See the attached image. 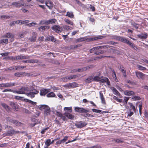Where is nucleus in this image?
Listing matches in <instances>:
<instances>
[{"label":"nucleus","instance_id":"f257e3e1","mask_svg":"<svg viewBox=\"0 0 148 148\" xmlns=\"http://www.w3.org/2000/svg\"><path fill=\"white\" fill-rule=\"evenodd\" d=\"M74 110L76 112L85 114H81L82 116L85 117H93L94 116L93 115L88 113V112H89V110H86L83 108H80L77 107H75Z\"/></svg>","mask_w":148,"mask_h":148},{"label":"nucleus","instance_id":"f03ea898","mask_svg":"<svg viewBox=\"0 0 148 148\" xmlns=\"http://www.w3.org/2000/svg\"><path fill=\"white\" fill-rule=\"evenodd\" d=\"M39 109L41 111H44V113L45 116H47L49 115L51 112V110L49 106L46 105H41L38 106Z\"/></svg>","mask_w":148,"mask_h":148},{"label":"nucleus","instance_id":"7ed1b4c3","mask_svg":"<svg viewBox=\"0 0 148 148\" xmlns=\"http://www.w3.org/2000/svg\"><path fill=\"white\" fill-rule=\"evenodd\" d=\"M106 46H100L94 47L91 49L90 50V52L92 53L94 52V53L97 55H98L104 53V51L102 50H98L99 49H102L104 47Z\"/></svg>","mask_w":148,"mask_h":148},{"label":"nucleus","instance_id":"20e7f679","mask_svg":"<svg viewBox=\"0 0 148 148\" xmlns=\"http://www.w3.org/2000/svg\"><path fill=\"white\" fill-rule=\"evenodd\" d=\"M29 91V88L27 87H23L19 89L18 90H16L13 92L18 94H25V92Z\"/></svg>","mask_w":148,"mask_h":148},{"label":"nucleus","instance_id":"39448f33","mask_svg":"<svg viewBox=\"0 0 148 148\" xmlns=\"http://www.w3.org/2000/svg\"><path fill=\"white\" fill-rule=\"evenodd\" d=\"M78 86L79 84L75 82L67 84L63 86L64 87L69 88H73Z\"/></svg>","mask_w":148,"mask_h":148},{"label":"nucleus","instance_id":"423d86ee","mask_svg":"<svg viewBox=\"0 0 148 148\" xmlns=\"http://www.w3.org/2000/svg\"><path fill=\"white\" fill-rule=\"evenodd\" d=\"M136 77L139 79L143 80L145 78V75L141 72L135 71V72Z\"/></svg>","mask_w":148,"mask_h":148},{"label":"nucleus","instance_id":"0eeeda50","mask_svg":"<svg viewBox=\"0 0 148 148\" xmlns=\"http://www.w3.org/2000/svg\"><path fill=\"white\" fill-rule=\"evenodd\" d=\"M52 29L58 33H60L63 30L62 28L59 25H54L52 27Z\"/></svg>","mask_w":148,"mask_h":148},{"label":"nucleus","instance_id":"6e6552de","mask_svg":"<svg viewBox=\"0 0 148 148\" xmlns=\"http://www.w3.org/2000/svg\"><path fill=\"white\" fill-rule=\"evenodd\" d=\"M87 123L84 121H80L77 122L75 124L76 126L78 128H81L86 126Z\"/></svg>","mask_w":148,"mask_h":148},{"label":"nucleus","instance_id":"1a4fd4ad","mask_svg":"<svg viewBox=\"0 0 148 148\" xmlns=\"http://www.w3.org/2000/svg\"><path fill=\"white\" fill-rule=\"evenodd\" d=\"M116 39L119 40L123 42L126 43L129 45L131 42L124 37L117 36L116 37Z\"/></svg>","mask_w":148,"mask_h":148},{"label":"nucleus","instance_id":"9d476101","mask_svg":"<svg viewBox=\"0 0 148 148\" xmlns=\"http://www.w3.org/2000/svg\"><path fill=\"white\" fill-rule=\"evenodd\" d=\"M50 92L49 89L42 88L40 90V96H45Z\"/></svg>","mask_w":148,"mask_h":148},{"label":"nucleus","instance_id":"9b49d317","mask_svg":"<svg viewBox=\"0 0 148 148\" xmlns=\"http://www.w3.org/2000/svg\"><path fill=\"white\" fill-rule=\"evenodd\" d=\"M37 36V33L35 32H33L32 34V36L29 38V40L32 42H35L36 40Z\"/></svg>","mask_w":148,"mask_h":148},{"label":"nucleus","instance_id":"f8f14e48","mask_svg":"<svg viewBox=\"0 0 148 148\" xmlns=\"http://www.w3.org/2000/svg\"><path fill=\"white\" fill-rule=\"evenodd\" d=\"M106 37V36L104 35H100L92 38H90L89 41H92L98 39H102L105 38Z\"/></svg>","mask_w":148,"mask_h":148},{"label":"nucleus","instance_id":"ddd939ff","mask_svg":"<svg viewBox=\"0 0 148 148\" xmlns=\"http://www.w3.org/2000/svg\"><path fill=\"white\" fill-rule=\"evenodd\" d=\"M11 129L10 130H8L6 133V135L7 136H12L14 134H17L19 133L18 131H15L13 128L11 127Z\"/></svg>","mask_w":148,"mask_h":148},{"label":"nucleus","instance_id":"4468645a","mask_svg":"<svg viewBox=\"0 0 148 148\" xmlns=\"http://www.w3.org/2000/svg\"><path fill=\"white\" fill-rule=\"evenodd\" d=\"M89 38H88L86 36H85L78 38L76 40V41L77 42H79L85 40H87L88 42H90V41H89Z\"/></svg>","mask_w":148,"mask_h":148},{"label":"nucleus","instance_id":"2eb2a0df","mask_svg":"<svg viewBox=\"0 0 148 148\" xmlns=\"http://www.w3.org/2000/svg\"><path fill=\"white\" fill-rule=\"evenodd\" d=\"M137 36L142 39L145 40L146 39L148 36V34L147 33L144 32L141 33L137 35Z\"/></svg>","mask_w":148,"mask_h":148},{"label":"nucleus","instance_id":"dca6fc26","mask_svg":"<svg viewBox=\"0 0 148 148\" xmlns=\"http://www.w3.org/2000/svg\"><path fill=\"white\" fill-rule=\"evenodd\" d=\"M99 82L102 83L106 82L108 85H110V82L107 77H100Z\"/></svg>","mask_w":148,"mask_h":148},{"label":"nucleus","instance_id":"f3484780","mask_svg":"<svg viewBox=\"0 0 148 148\" xmlns=\"http://www.w3.org/2000/svg\"><path fill=\"white\" fill-rule=\"evenodd\" d=\"M3 37L7 38H11V42H12L14 40V36L10 33H8L5 35L3 36Z\"/></svg>","mask_w":148,"mask_h":148},{"label":"nucleus","instance_id":"a211bd4d","mask_svg":"<svg viewBox=\"0 0 148 148\" xmlns=\"http://www.w3.org/2000/svg\"><path fill=\"white\" fill-rule=\"evenodd\" d=\"M10 105L15 111H17L19 109L18 106L16 103L11 102L10 103Z\"/></svg>","mask_w":148,"mask_h":148},{"label":"nucleus","instance_id":"6ab92c4d","mask_svg":"<svg viewBox=\"0 0 148 148\" xmlns=\"http://www.w3.org/2000/svg\"><path fill=\"white\" fill-rule=\"evenodd\" d=\"M12 5L16 8H20L22 6H24V3H21L18 2H14L12 3Z\"/></svg>","mask_w":148,"mask_h":148},{"label":"nucleus","instance_id":"aec40b11","mask_svg":"<svg viewBox=\"0 0 148 148\" xmlns=\"http://www.w3.org/2000/svg\"><path fill=\"white\" fill-rule=\"evenodd\" d=\"M129 45L134 50L137 51H139L140 50V48L138 47L135 45H134L133 43L131 42Z\"/></svg>","mask_w":148,"mask_h":148},{"label":"nucleus","instance_id":"412c9836","mask_svg":"<svg viewBox=\"0 0 148 148\" xmlns=\"http://www.w3.org/2000/svg\"><path fill=\"white\" fill-rule=\"evenodd\" d=\"M27 75H28V73H26L20 72L15 73L14 75L16 77H20L23 76H26Z\"/></svg>","mask_w":148,"mask_h":148},{"label":"nucleus","instance_id":"4be33fe9","mask_svg":"<svg viewBox=\"0 0 148 148\" xmlns=\"http://www.w3.org/2000/svg\"><path fill=\"white\" fill-rule=\"evenodd\" d=\"M46 5L50 9H51L53 7V3L50 0H47L45 2Z\"/></svg>","mask_w":148,"mask_h":148},{"label":"nucleus","instance_id":"5701e85b","mask_svg":"<svg viewBox=\"0 0 148 148\" xmlns=\"http://www.w3.org/2000/svg\"><path fill=\"white\" fill-rule=\"evenodd\" d=\"M124 93L125 95L127 96H131L135 94L134 91L128 90H125L124 91Z\"/></svg>","mask_w":148,"mask_h":148},{"label":"nucleus","instance_id":"b1692460","mask_svg":"<svg viewBox=\"0 0 148 148\" xmlns=\"http://www.w3.org/2000/svg\"><path fill=\"white\" fill-rule=\"evenodd\" d=\"M49 28L50 27L49 26H41L38 28V29L39 31L42 32L45 30L46 29H49Z\"/></svg>","mask_w":148,"mask_h":148},{"label":"nucleus","instance_id":"393cba45","mask_svg":"<svg viewBox=\"0 0 148 148\" xmlns=\"http://www.w3.org/2000/svg\"><path fill=\"white\" fill-rule=\"evenodd\" d=\"M45 41H53L54 42H55L56 40L53 36H47L46 38Z\"/></svg>","mask_w":148,"mask_h":148},{"label":"nucleus","instance_id":"a878e982","mask_svg":"<svg viewBox=\"0 0 148 148\" xmlns=\"http://www.w3.org/2000/svg\"><path fill=\"white\" fill-rule=\"evenodd\" d=\"M64 114L68 119H73L74 117V116L73 115L70 113H69L67 112H65L64 113Z\"/></svg>","mask_w":148,"mask_h":148},{"label":"nucleus","instance_id":"bb28decb","mask_svg":"<svg viewBox=\"0 0 148 148\" xmlns=\"http://www.w3.org/2000/svg\"><path fill=\"white\" fill-rule=\"evenodd\" d=\"M100 97L101 100V103L103 104H106V100L102 93L100 92Z\"/></svg>","mask_w":148,"mask_h":148},{"label":"nucleus","instance_id":"cd10ccee","mask_svg":"<svg viewBox=\"0 0 148 148\" xmlns=\"http://www.w3.org/2000/svg\"><path fill=\"white\" fill-rule=\"evenodd\" d=\"M35 93L32 92H31V90H30L29 92L28 93H26V95L28 97L32 98L35 97Z\"/></svg>","mask_w":148,"mask_h":148},{"label":"nucleus","instance_id":"c85d7f7f","mask_svg":"<svg viewBox=\"0 0 148 148\" xmlns=\"http://www.w3.org/2000/svg\"><path fill=\"white\" fill-rule=\"evenodd\" d=\"M93 81L92 76H90L88 77L85 80L86 83H90Z\"/></svg>","mask_w":148,"mask_h":148},{"label":"nucleus","instance_id":"c756f323","mask_svg":"<svg viewBox=\"0 0 148 148\" xmlns=\"http://www.w3.org/2000/svg\"><path fill=\"white\" fill-rule=\"evenodd\" d=\"M131 25L136 29L139 28V25L138 24L136 23L134 21H132L131 22Z\"/></svg>","mask_w":148,"mask_h":148},{"label":"nucleus","instance_id":"7c9ffc66","mask_svg":"<svg viewBox=\"0 0 148 148\" xmlns=\"http://www.w3.org/2000/svg\"><path fill=\"white\" fill-rule=\"evenodd\" d=\"M1 105L7 111L9 112L11 110V108L6 104L3 103L1 104Z\"/></svg>","mask_w":148,"mask_h":148},{"label":"nucleus","instance_id":"2f4dec72","mask_svg":"<svg viewBox=\"0 0 148 148\" xmlns=\"http://www.w3.org/2000/svg\"><path fill=\"white\" fill-rule=\"evenodd\" d=\"M25 66H23L21 65H18L15 66V69L16 70H22L23 69L26 68Z\"/></svg>","mask_w":148,"mask_h":148},{"label":"nucleus","instance_id":"473e14b6","mask_svg":"<svg viewBox=\"0 0 148 148\" xmlns=\"http://www.w3.org/2000/svg\"><path fill=\"white\" fill-rule=\"evenodd\" d=\"M24 101L27 102H29L33 105H35L36 104V103L35 102H34L28 99H24Z\"/></svg>","mask_w":148,"mask_h":148},{"label":"nucleus","instance_id":"72a5a7b5","mask_svg":"<svg viewBox=\"0 0 148 148\" xmlns=\"http://www.w3.org/2000/svg\"><path fill=\"white\" fill-rule=\"evenodd\" d=\"M113 93L116 95H120V94L118 90L114 88L113 87L112 89Z\"/></svg>","mask_w":148,"mask_h":148},{"label":"nucleus","instance_id":"f704fd0d","mask_svg":"<svg viewBox=\"0 0 148 148\" xmlns=\"http://www.w3.org/2000/svg\"><path fill=\"white\" fill-rule=\"evenodd\" d=\"M66 16L69 17L71 18H73L74 16V14L72 12H67Z\"/></svg>","mask_w":148,"mask_h":148},{"label":"nucleus","instance_id":"c9c22d12","mask_svg":"<svg viewBox=\"0 0 148 148\" xmlns=\"http://www.w3.org/2000/svg\"><path fill=\"white\" fill-rule=\"evenodd\" d=\"M137 67L138 69L140 71L146 70L147 69V68L143 66L139 65H137Z\"/></svg>","mask_w":148,"mask_h":148},{"label":"nucleus","instance_id":"e433bc0d","mask_svg":"<svg viewBox=\"0 0 148 148\" xmlns=\"http://www.w3.org/2000/svg\"><path fill=\"white\" fill-rule=\"evenodd\" d=\"M15 83L8 82L6 83V87H10L14 86L15 85Z\"/></svg>","mask_w":148,"mask_h":148},{"label":"nucleus","instance_id":"4c0bfd02","mask_svg":"<svg viewBox=\"0 0 148 148\" xmlns=\"http://www.w3.org/2000/svg\"><path fill=\"white\" fill-rule=\"evenodd\" d=\"M56 95L53 92H51L47 94V96L48 97H54L56 96Z\"/></svg>","mask_w":148,"mask_h":148},{"label":"nucleus","instance_id":"58836bf2","mask_svg":"<svg viewBox=\"0 0 148 148\" xmlns=\"http://www.w3.org/2000/svg\"><path fill=\"white\" fill-rule=\"evenodd\" d=\"M100 77L98 76H95L94 77H93V81H95L97 82H99L100 79Z\"/></svg>","mask_w":148,"mask_h":148},{"label":"nucleus","instance_id":"ea45409f","mask_svg":"<svg viewBox=\"0 0 148 148\" xmlns=\"http://www.w3.org/2000/svg\"><path fill=\"white\" fill-rule=\"evenodd\" d=\"M56 20L55 19H52L47 20L48 25L54 23L56 22Z\"/></svg>","mask_w":148,"mask_h":148},{"label":"nucleus","instance_id":"a19ab883","mask_svg":"<svg viewBox=\"0 0 148 148\" xmlns=\"http://www.w3.org/2000/svg\"><path fill=\"white\" fill-rule=\"evenodd\" d=\"M48 25V22L47 20H42L40 21L39 25Z\"/></svg>","mask_w":148,"mask_h":148},{"label":"nucleus","instance_id":"79ce46f5","mask_svg":"<svg viewBox=\"0 0 148 148\" xmlns=\"http://www.w3.org/2000/svg\"><path fill=\"white\" fill-rule=\"evenodd\" d=\"M77 69V71L79 72H82L86 71L87 69V67L82 68L81 69Z\"/></svg>","mask_w":148,"mask_h":148},{"label":"nucleus","instance_id":"37998d69","mask_svg":"<svg viewBox=\"0 0 148 148\" xmlns=\"http://www.w3.org/2000/svg\"><path fill=\"white\" fill-rule=\"evenodd\" d=\"M132 99L134 101L139 100L141 99V98L139 96H134L132 97Z\"/></svg>","mask_w":148,"mask_h":148},{"label":"nucleus","instance_id":"c03bdc74","mask_svg":"<svg viewBox=\"0 0 148 148\" xmlns=\"http://www.w3.org/2000/svg\"><path fill=\"white\" fill-rule=\"evenodd\" d=\"M1 43L3 44H7L8 43V39H3L1 40Z\"/></svg>","mask_w":148,"mask_h":148},{"label":"nucleus","instance_id":"a18cd8bd","mask_svg":"<svg viewBox=\"0 0 148 148\" xmlns=\"http://www.w3.org/2000/svg\"><path fill=\"white\" fill-rule=\"evenodd\" d=\"M12 123L15 124L16 126H18L21 125V123L19 122L18 121L14 120Z\"/></svg>","mask_w":148,"mask_h":148},{"label":"nucleus","instance_id":"49530a36","mask_svg":"<svg viewBox=\"0 0 148 148\" xmlns=\"http://www.w3.org/2000/svg\"><path fill=\"white\" fill-rule=\"evenodd\" d=\"M127 83L128 84H130L132 85H136V83L134 81H130L129 80H127Z\"/></svg>","mask_w":148,"mask_h":148},{"label":"nucleus","instance_id":"de8ad7c7","mask_svg":"<svg viewBox=\"0 0 148 148\" xmlns=\"http://www.w3.org/2000/svg\"><path fill=\"white\" fill-rule=\"evenodd\" d=\"M10 16L7 15H1V18L2 20H4L5 19H7L10 18Z\"/></svg>","mask_w":148,"mask_h":148},{"label":"nucleus","instance_id":"09e8293b","mask_svg":"<svg viewBox=\"0 0 148 148\" xmlns=\"http://www.w3.org/2000/svg\"><path fill=\"white\" fill-rule=\"evenodd\" d=\"M65 21L66 23H67L68 24H70L71 25H73V22L71 21L70 20L68 19H66L65 20Z\"/></svg>","mask_w":148,"mask_h":148},{"label":"nucleus","instance_id":"8fccbe9b","mask_svg":"<svg viewBox=\"0 0 148 148\" xmlns=\"http://www.w3.org/2000/svg\"><path fill=\"white\" fill-rule=\"evenodd\" d=\"M29 63H37L38 62V61L37 59L29 60Z\"/></svg>","mask_w":148,"mask_h":148},{"label":"nucleus","instance_id":"3c124183","mask_svg":"<svg viewBox=\"0 0 148 148\" xmlns=\"http://www.w3.org/2000/svg\"><path fill=\"white\" fill-rule=\"evenodd\" d=\"M51 140L50 139H47L45 142V144L47 147H49L51 144L50 143Z\"/></svg>","mask_w":148,"mask_h":148},{"label":"nucleus","instance_id":"603ef678","mask_svg":"<svg viewBox=\"0 0 148 148\" xmlns=\"http://www.w3.org/2000/svg\"><path fill=\"white\" fill-rule=\"evenodd\" d=\"M119 69L121 71L122 73L123 72H125V71H126L124 67L122 65H120V66H119Z\"/></svg>","mask_w":148,"mask_h":148},{"label":"nucleus","instance_id":"864d4df0","mask_svg":"<svg viewBox=\"0 0 148 148\" xmlns=\"http://www.w3.org/2000/svg\"><path fill=\"white\" fill-rule=\"evenodd\" d=\"M113 98L115 100H116L117 101L120 103L122 102V99H119L117 97H116V96H114Z\"/></svg>","mask_w":148,"mask_h":148},{"label":"nucleus","instance_id":"5fc2aeb1","mask_svg":"<svg viewBox=\"0 0 148 148\" xmlns=\"http://www.w3.org/2000/svg\"><path fill=\"white\" fill-rule=\"evenodd\" d=\"M37 25L36 23L32 22L31 23H28L27 24V25L29 26V27H31L32 26H35Z\"/></svg>","mask_w":148,"mask_h":148},{"label":"nucleus","instance_id":"6e6d98bb","mask_svg":"<svg viewBox=\"0 0 148 148\" xmlns=\"http://www.w3.org/2000/svg\"><path fill=\"white\" fill-rule=\"evenodd\" d=\"M131 110L130 109V112H127V113L128 114L127 116L130 117L132 115H133V114H134V112H133L131 111Z\"/></svg>","mask_w":148,"mask_h":148},{"label":"nucleus","instance_id":"4d7b16f0","mask_svg":"<svg viewBox=\"0 0 148 148\" xmlns=\"http://www.w3.org/2000/svg\"><path fill=\"white\" fill-rule=\"evenodd\" d=\"M130 108L132 109L134 112H136V108L135 106H134L132 103L130 104Z\"/></svg>","mask_w":148,"mask_h":148},{"label":"nucleus","instance_id":"13d9d810","mask_svg":"<svg viewBox=\"0 0 148 148\" xmlns=\"http://www.w3.org/2000/svg\"><path fill=\"white\" fill-rule=\"evenodd\" d=\"M29 21L28 20H26L25 21H21V25L23 24H28V23L29 22Z\"/></svg>","mask_w":148,"mask_h":148},{"label":"nucleus","instance_id":"bf43d9fd","mask_svg":"<svg viewBox=\"0 0 148 148\" xmlns=\"http://www.w3.org/2000/svg\"><path fill=\"white\" fill-rule=\"evenodd\" d=\"M129 99V97H125L124 98V102L125 104H126L127 103V101Z\"/></svg>","mask_w":148,"mask_h":148},{"label":"nucleus","instance_id":"052dcab7","mask_svg":"<svg viewBox=\"0 0 148 148\" xmlns=\"http://www.w3.org/2000/svg\"><path fill=\"white\" fill-rule=\"evenodd\" d=\"M92 111L96 113H100L101 112V111L99 110H97L95 109H92Z\"/></svg>","mask_w":148,"mask_h":148},{"label":"nucleus","instance_id":"680f3d73","mask_svg":"<svg viewBox=\"0 0 148 148\" xmlns=\"http://www.w3.org/2000/svg\"><path fill=\"white\" fill-rule=\"evenodd\" d=\"M31 92H34L35 93L34 95H36L38 93L39 91L38 90H36V89H33L30 90Z\"/></svg>","mask_w":148,"mask_h":148},{"label":"nucleus","instance_id":"e2e57ef3","mask_svg":"<svg viewBox=\"0 0 148 148\" xmlns=\"http://www.w3.org/2000/svg\"><path fill=\"white\" fill-rule=\"evenodd\" d=\"M56 114L57 116L60 117V118L63 115L61 112L58 111L56 112Z\"/></svg>","mask_w":148,"mask_h":148},{"label":"nucleus","instance_id":"0e129e2a","mask_svg":"<svg viewBox=\"0 0 148 148\" xmlns=\"http://www.w3.org/2000/svg\"><path fill=\"white\" fill-rule=\"evenodd\" d=\"M6 120L7 121H9L12 123L14 120H13L10 117H7L6 118Z\"/></svg>","mask_w":148,"mask_h":148},{"label":"nucleus","instance_id":"69168bd1","mask_svg":"<svg viewBox=\"0 0 148 148\" xmlns=\"http://www.w3.org/2000/svg\"><path fill=\"white\" fill-rule=\"evenodd\" d=\"M115 142L117 143H122L123 142V140H121V139H117L114 140Z\"/></svg>","mask_w":148,"mask_h":148},{"label":"nucleus","instance_id":"338daca9","mask_svg":"<svg viewBox=\"0 0 148 148\" xmlns=\"http://www.w3.org/2000/svg\"><path fill=\"white\" fill-rule=\"evenodd\" d=\"M70 79H75L79 76L77 75H71L70 76Z\"/></svg>","mask_w":148,"mask_h":148},{"label":"nucleus","instance_id":"774afa93","mask_svg":"<svg viewBox=\"0 0 148 148\" xmlns=\"http://www.w3.org/2000/svg\"><path fill=\"white\" fill-rule=\"evenodd\" d=\"M49 129V127H47L46 128H45L43 129L42 130V131H41V133L42 134H45L46 131L47 130Z\"/></svg>","mask_w":148,"mask_h":148}]
</instances>
